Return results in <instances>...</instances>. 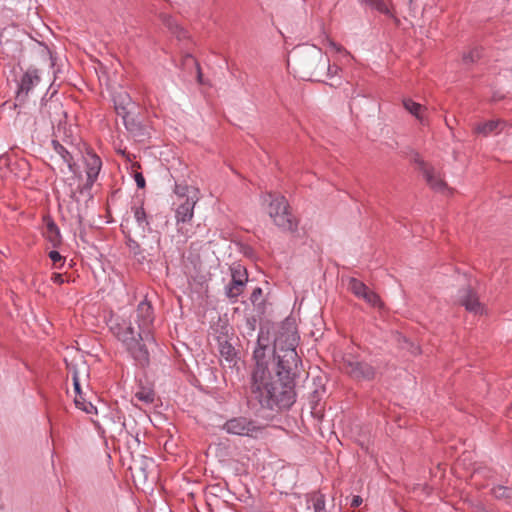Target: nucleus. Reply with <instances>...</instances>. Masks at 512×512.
Masks as SVG:
<instances>
[{
  "mask_svg": "<svg viewBox=\"0 0 512 512\" xmlns=\"http://www.w3.org/2000/svg\"><path fill=\"white\" fill-rule=\"evenodd\" d=\"M332 69L329 73H325L324 76H327L328 78H332L336 73L337 71L340 69L337 65H331Z\"/></svg>",
  "mask_w": 512,
  "mask_h": 512,
  "instance_id": "3c124183",
  "label": "nucleus"
},
{
  "mask_svg": "<svg viewBox=\"0 0 512 512\" xmlns=\"http://www.w3.org/2000/svg\"><path fill=\"white\" fill-rule=\"evenodd\" d=\"M246 322L250 330H255L256 318L254 316L247 318Z\"/></svg>",
  "mask_w": 512,
  "mask_h": 512,
  "instance_id": "8fccbe9b",
  "label": "nucleus"
},
{
  "mask_svg": "<svg viewBox=\"0 0 512 512\" xmlns=\"http://www.w3.org/2000/svg\"><path fill=\"white\" fill-rule=\"evenodd\" d=\"M403 106L409 113L415 116L418 120L423 121L422 113L423 111L426 110L425 106L413 101L411 98L403 99Z\"/></svg>",
  "mask_w": 512,
  "mask_h": 512,
  "instance_id": "cd10ccee",
  "label": "nucleus"
},
{
  "mask_svg": "<svg viewBox=\"0 0 512 512\" xmlns=\"http://www.w3.org/2000/svg\"><path fill=\"white\" fill-rule=\"evenodd\" d=\"M154 310L149 301H141L136 309V331L151 332V326L154 322Z\"/></svg>",
  "mask_w": 512,
  "mask_h": 512,
  "instance_id": "2eb2a0df",
  "label": "nucleus"
},
{
  "mask_svg": "<svg viewBox=\"0 0 512 512\" xmlns=\"http://www.w3.org/2000/svg\"><path fill=\"white\" fill-rule=\"evenodd\" d=\"M219 334L216 336L219 353L229 368L237 366L240 360V352L231 343L228 335V325H222Z\"/></svg>",
  "mask_w": 512,
  "mask_h": 512,
  "instance_id": "1a4fd4ad",
  "label": "nucleus"
},
{
  "mask_svg": "<svg viewBox=\"0 0 512 512\" xmlns=\"http://www.w3.org/2000/svg\"><path fill=\"white\" fill-rule=\"evenodd\" d=\"M274 374L270 373L257 382H249L247 405L249 408L272 413L288 411L296 402V381L301 371L296 367H273Z\"/></svg>",
  "mask_w": 512,
  "mask_h": 512,
  "instance_id": "f257e3e1",
  "label": "nucleus"
},
{
  "mask_svg": "<svg viewBox=\"0 0 512 512\" xmlns=\"http://www.w3.org/2000/svg\"><path fill=\"white\" fill-rule=\"evenodd\" d=\"M269 349H266V347H255L253 351V360H254V367L251 372L250 381L257 382V379H261L264 376H267L270 374V370L268 367L269 363V356L267 354Z\"/></svg>",
  "mask_w": 512,
  "mask_h": 512,
  "instance_id": "f8f14e48",
  "label": "nucleus"
},
{
  "mask_svg": "<svg viewBox=\"0 0 512 512\" xmlns=\"http://www.w3.org/2000/svg\"><path fill=\"white\" fill-rule=\"evenodd\" d=\"M112 101L117 116L121 117L122 120L135 114L137 105L127 91L122 89L115 91L112 94Z\"/></svg>",
  "mask_w": 512,
  "mask_h": 512,
  "instance_id": "9d476101",
  "label": "nucleus"
},
{
  "mask_svg": "<svg viewBox=\"0 0 512 512\" xmlns=\"http://www.w3.org/2000/svg\"><path fill=\"white\" fill-rule=\"evenodd\" d=\"M302 69L308 74L311 81L324 82L323 77L332 69L329 57L320 48L312 46L308 48L300 59Z\"/></svg>",
  "mask_w": 512,
  "mask_h": 512,
  "instance_id": "39448f33",
  "label": "nucleus"
},
{
  "mask_svg": "<svg viewBox=\"0 0 512 512\" xmlns=\"http://www.w3.org/2000/svg\"><path fill=\"white\" fill-rule=\"evenodd\" d=\"M132 168H137V169H140L141 168V164L139 162H134L132 164Z\"/></svg>",
  "mask_w": 512,
  "mask_h": 512,
  "instance_id": "864d4df0",
  "label": "nucleus"
},
{
  "mask_svg": "<svg viewBox=\"0 0 512 512\" xmlns=\"http://www.w3.org/2000/svg\"><path fill=\"white\" fill-rule=\"evenodd\" d=\"M64 144H62L59 140L53 139L51 141V145L54 149V151L61 157L63 160V163L67 165L70 172L75 173L77 171V164L74 160V150L76 147L72 143V141L69 139V137H66L63 139Z\"/></svg>",
  "mask_w": 512,
  "mask_h": 512,
  "instance_id": "ddd939ff",
  "label": "nucleus"
},
{
  "mask_svg": "<svg viewBox=\"0 0 512 512\" xmlns=\"http://www.w3.org/2000/svg\"><path fill=\"white\" fill-rule=\"evenodd\" d=\"M299 343V336L296 331L283 329L274 339L273 357L275 365L282 368L296 367L297 371L302 370V360L297 354L296 348Z\"/></svg>",
  "mask_w": 512,
  "mask_h": 512,
  "instance_id": "7ed1b4c3",
  "label": "nucleus"
},
{
  "mask_svg": "<svg viewBox=\"0 0 512 512\" xmlns=\"http://www.w3.org/2000/svg\"><path fill=\"white\" fill-rule=\"evenodd\" d=\"M123 124L127 130V132L132 136L137 142H146L151 137L150 127L140 121L135 114L128 116L123 119Z\"/></svg>",
  "mask_w": 512,
  "mask_h": 512,
  "instance_id": "4468645a",
  "label": "nucleus"
},
{
  "mask_svg": "<svg viewBox=\"0 0 512 512\" xmlns=\"http://www.w3.org/2000/svg\"><path fill=\"white\" fill-rule=\"evenodd\" d=\"M325 393H326V388L324 385H321L320 387L314 389V391L310 394L309 403H310L312 410L317 409V407L322 399V396Z\"/></svg>",
  "mask_w": 512,
  "mask_h": 512,
  "instance_id": "4c0bfd02",
  "label": "nucleus"
},
{
  "mask_svg": "<svg viewBox=\"0 0 512 512\" xmlns=\"http://www.w3.org/2000/svg\"><path fill=\"white\" fill-rule=\"evenodd\" d=\"M327 44L334 49L337 53H346L348 54V51L340 44L336 43L330 38H326Z\"/></svg>",
  "mask_w": 512,
  "mask_h": 512,
  "instance_id": "c03bdc74",
  "label": "nucleus"
},
{
  "mask_svg": "<svg viewBox=\"0 0 512 512\" xmlns=\"http://www.w3.org/2000/svg\"><path fill=\"white\" fill-rule=\"evenodd\" d=\"M263 297V290L261 287H256L251 295H250V301L253 304L254 307H256L258 310H263L265 306V300L262 299Z\"/></svg>",
  "mask_w": 512,
  "mask_h": 512,
  "instance_id": "e433bc0d",
  "label": "nucleus"
},
{
  "mask_svg": "<svg viewBox=\"0 0 512 512\" xmlns=\"http://www.w3.org/2000/svg\"><path fill=\"white\" fill-rule=\"evenodd\" d=\"M55 93H56V91H54L51 94V97L49 99H46L45 97L42 98L40 111L42 114L48 115L49 118L51 119L52 123H54L56 121L61 123L62 118L65 119L67 117V114L63 110L62 103L59 102L57 99L56 100L52 99V97L54 96Z\"/></svg>",
  "mask_w": 512,
  "mask_h": 512,
  "instance_id": "dca6fc26",
  "label": "nucleus"
},
{
  "mask_svg": "<svg viewBox=\"0 0 512 512\" xmlns=\"http://www.w3.org/2000/svg\"><path fill=\"white\" fill-rule=\"evenodd\" d=\"M222 429L227 434L257 439L262 434L264 426L250 417L236 416L228 419Z\"/></svg>",
  "mask_w": 512,
  "mask_h": 512,
  "instance_id": "423d86ee",
  "label": "nucleus"
},
{
  "mask_svg": "<svg viewBox=\"0 0 512 512\" xmlns=\"http://www.w3.org/2000/svg\"><path fill=\"white\" fill-rule=\"evenodd\" d=\"M51 280L58 285H62L65 282L64 275L61 273H53Z\"/></svg>",
  "mask_w": 512,
  "mask_h": 512,
  "instance_id": "49530a36",
  "label": "nucleus"
},
{
  "mask_svg": "<svg viewBox=\"0 0 512 512\" xmlns=\"http://www.w3.org/2000/svg\"><path fill=\"white\" fill-rule=\"evenodd\" d=\"M187 168L181 169V172H187ZM178 169H174L171 173V177L174 180V193L179 197H188V193L191 187L188 185L186 175L184 173L179 174Z\"/></svg>",
  "mask_w": 512,
  "mask_h": 512,
  "instance_id": "6ab92c4d",
  "label": "nucleus"
},
{
  "mask_svg": "<svg viewBox=\"0 0 512 512\" xmlns=\"http://www.w3.org/2000/svg\"><path fill=\"white\" fill-rule=\"evenodd\" d=\"M137 224L144 230L149 227L150 222L143 205L131 207Z\"/></svg>",
  "mask_w": 512,
  "mask_h": 512,
  "instance_id": "2f4dec72",
  "label": "nucleus"
},
{
  "mask_svg": "<svg viewBox=\"0 0 512 512\" xmlns=\"http://www.w3.org/2000/svg\"><path fill=\"white\" fill-rule=\"evenodd\" d=\"M248 249H249V251H246L245 255H248V254H250V252H252V248H248Z\"/></svg>",
  "mask_w": 512,
  "mask_h": 512,
  "instance_id": "bf43d9fd",
  "label": "nucleus"
},
{
  "mask_svg": "<svg viewBox=\"0 0 512 512\" xmlns=\"http://www.w3.org/2000/svg\"><path fill=\"white\" fill-rule=\"evenodd\" d=\"M412 161L418 166L419 171L423 174L425 170H429L432 166L425 162L419 153H415Z\"/></svg>",
  "mask_w": 512,
  "mask_h": 512,
  "instance_id": "ea45409f",
  "label": "nucleus"
},
{
  "mask_svg": "<svg viewBox=\"0 0 512 512\" xmlns=\"http://www.w3.org/2000/svg\"><path fill=\"white\" fill-rule=\"evenodd\" d=\"M362 502H363L362 497L359 495H355V496H353V498L351 500L350 507L357 508L362 504Z\"/></svg>",
  "mask_w": 512,
  "mask_h": 512,
  "instance_id": "de8ad7c7",
  "label": "nucleus"
},
{
  "mask_svg": "<svg viewBox=\"0 0 512 512\" xmlns=\"http://www.w3.org/2000/svg\"><path fill=\"white\" fill-rule=\"evenodd\" d=\"M248 249H249V251H246L245 255H248V254H250V252H252V248H248Z\"/></svg>",
  "mask_w": 512,
  "mask_h": 512,
  "instance_id": "4d7b16f0",
  "label": "nucleus"
},
{
  "mask_svg": "<svg viewBox=\"0 0 512 512\" xmlns=\"http://www.w3.org/2000/svg\"><path fill=\"white\" fill-rule=\"evenodd\" d=\"M108 326L112 334L125 346L137 366H149L150 352L147 343L154 341L151 332L136 331L131 321L113 315L108 321Z\"/></svg>",
  "mask_w": 512,
  "mask_h": 512,
  "instance_id": "f03ea898",
  "label": "nucleus"
},
{
  "mask_svg": "<svg viewBox=\"0 0 512 512\" xmlns=\"http://www.w3.org/2000/svg\"><path fill=\"white\" fill-rule=\"evenodd\" d=\"M117 420L113 419V427L112 430L115 432H118V434H121L123 429L125 428V421L124 418L117 412L116 415Z\"/></svg>",
  "mask_w": 512,
  "mask_h": 512,
  "instance_id": "a19ab883",
  "label": "nucleus"
},
{
  "mask_svg": "<svg viewBox=\"0 0 512 512\" xmlns=\"http://www.w3.org/2000/svg\"><path fill=\"white\" fill-rule=\"evenodd\" d=\"M3 32L0 33V44H2Z\"/></svg>",
  "mask_w": 512,
  "mask_h": 512,
  "instance_id": "6e6d98bb",
  "label": "nucleus"
},
{
  "mask_svg": "<svg viewBox=\"0 0 512 512\" xmlns=\"http://www.w3.org/2000/svg\"><path fill=\"white\" fill-rule=\"evenodd\" d=\"M134 396L137 400L145 404H152L155 401V392L151 388L140 387Z\"/></svg>",
  "mask_w": 512,
  "mask_h": 512,
  "instance_id": "72a5a7b5",
  "label": "nucleus"
},
{
  "mask_svg": "<svg viewBox=\"0 0 512 512\" xmlns=\"http://www.w3.org/2000/svg\"><path fill=\"white\" fill-rule=\"evenodd\" d=\"M160 19L165 27H167L178 39L186 37V31L180 27L176 20L168 14H161Z\"/></svg>",
  "mask_w": 512,
  "mask_h": 512,
  "instance_id": "393cba45",
  "label": "nucleus"
},
{
  "mask_svg": "<svg viewBox=\"0 0 512 512\" xmlns=\"http://www.w3.org/2000/svg\"><path fill=\"white\" fill-rule=\"evenodd\" d=\"M46 221V239L52 244L54 248H57L62 243V236L60 233V229L54 220L48 216L45 218Z\"/></svg>",
  "mask_w": 512,
  "mask_h": 512,
  "instance_id": "412c9836",
  "label": "nucleus"
},
{
  "mask_svg": "<svg viewBox=\"0 0 512 512\" xmlns=\"http://www.w3.org/2000/svg\"><path fill=\"white\" fill-rule=\"evenodd\" d=\"M361 299L373 308L382 309L384 307V303L380 296L370 288L361 296Z\"/></svg>",
  "mask_w": 512,
  "mask_h": 512,
  "instance_id": "7c9ffc66",
  "label": "nucleus"
},
{
  "mask_svg": "<svg viewBox=\"0 0 512 512\" xmlns=\"http://www.w3.org/2000/svg\"><path fill=\"white\" fill-rule=\"evenodd\" d=\"M72 380L76 394L74 399L75 406L88 414L96 413V407L92 403L84 404V402H81L82 390L76 369L73 370Z\"/></svg>",
  "mask_w": 512,
  "mask_h": 512,
  "instance_id": "aec40b11",
  "label": "nucleus"
},
{
  "mask_svg": "<svg viewBox=\"0 0 512 512\" xmlns=\"http://www.w3.org/2000/svg\"><path fill=\"white\" fill-rule=\"evenodd\" d=\"M246 283L241 280H230L225 286V295L229 301L234 304L238 301V297L244 292Z\"/></svg>",
  "mask_w": 512,
  "mask_h": 512,
  "instance_id": "5701e85b",
  "label": "nucleus"
},
{
  "mask_svg": "<svg viewBox=\"0 0 512 512\" xmlns=\"http://www.w3.org/2000/svg\"><path fill=\"white\" fill-rule=\"evenodd\" d=\"M248 249H249V251H246L245 255H248V254H250V252H252V248H248Z\"/></svg>",
  "mask_w": 512,
  "mask_h": 512,
  "instance_id": "13d9d810",
  "label": "nucleus"
},
{
  "mask_svg": "<svg viewBox=\"0 0 512 512\" xmlns=\"http://www.w3.org/2000/svg\"><path fill=\"white\" fill-rule=\"evenodd\" d=\"M196 202L197 199H194L193 197H187L185 202L178 206L175 211L177 224L188 223L192 220Z\"/></svg>",
  "mask_w": 512,
  "mask_h": 512,
  "instance_id": "a211bd4d",
  "label": "nucleus"
},
{
  "mask_svg": "<svg viewBox=\"0 0 512 512\" xmlns=\"http://www.w3.org/2000/svg\"><path fill=\"white\" fill-rule=\"evenodd\" d=\"M81 402H84V404H87L89 403L88 401H86V399L84 398V396L82 395V399H81Z\"/></svg>",
  "mask_w": 512,
  "mask_h": 512,
  "instance_id": "5fc2aeb1",
  "label": "nucleus"
},
{
  "mask_svg": "<svg viewBox=\"0 0 512 512\" xmlns=\"http://www.w3.org/2000/svg\"><path fill=\"white\" fill-rule=\"evenodd\" d=\"M341 369L350 378L356 381H373L377 370L370 363L358 359L352 354L344 355L341 361Z\"/></svg>",
  "mask_w": 512,
  "mask_h": 512,
  "instance_id": "0eeeda50",
  "label": "nucleus"
},
{
  "mask_svg": "<svg viewBox=\"0 0 512 512\" xmlns=\"http://www.w3.org/2000/svg\"><path fill=\"white\" fill-rule=\"evenodd\" d=\"M414 0H409V3H412Z\"/></svg>",
  "mask_w": 512,
  "mask_h": 512,
  "instance_id": "052dcab7",
  "label": "nucleus"
},
{
  "mask_svg": "<svg viewBox=\"0 0 512 512\" xmlns=\"http://www.w3.org/2000/svg\"><path fill=\"white\" fill-rule=\"evenodd\" d=\"M230 271H231V280H241L243 283H246L248 282V273H247V269L240 265V264H237V265H233L231 268H230Z\"/></svg>",
  "mask_w": 512,
  "mask_h": 512,
  "instance_id": "f704fd0d",
  "label": "nucleus"
},
{
  "mask_svg": "<svg viewBox=\"0 0 512 512\" xmlns=\"http://www.w3.org/2000/svg\"><path fill=\"white\" fill-rule=\"evenodd\" d=\"M195 64H196V67H197V79H198V82L199 83H202V72H201V68H200V65L197 61H195Z\"/></svg>",
  "mask_w": 512,
  "mask_h": 512,
  "instance_id": "603ef678",
  "label": "nucleus"
},
{
  "mask_svg": "<svg viewBox=\"0 0 512 512\" xmlns=\"http://www.w3.org/2000/svg\"><path fill=\"white\" fill-rule=\"evenodd\" d=\"M256 347H266V349H269V338L264 336L263 329L259 331Z\"/></svg>",
  "mask_w": 512,
  "mask_h": 512,
  "instance_id": "37998d69",
  "label": "nucleus"
},
{
  "mask_svg": "<svg viewBox=\"0 0 512 512\" xmlns=\"http://www.w3.org/2000/svg\"><path fill=\"white\" fill-rule=\"evenodd\" d=\"M348 289L357 298H361V296L367 291V289H369V287L359 279L351 277L348 282Z\"/></svg>",
  "mask_w": 512,
  "mask_h": 512,
  "instance_id": "473e14b6",
  "label": "nucleus"
},
{
  "mask_svg": "<svg viewBox=\"0 0 512 512\" xmlns=\"http://www.w3.org/2000/svg\"><path fill=\"white\" fill-rule=\"evenodd\" d=\"M83 159L87 176L84 189H90L98 178L102 168V160L91 148H86Z\"/></svg>",
  "mask_w": 512,
  "mask_h": 512,
  "instance_id": "9b49d317",
  "label": "nucleus"
},
{
  "mask_svg": "<svg viewBox=\"0 0 512 512\" xmlns=\"http://www.w3.org/2000/svg\"><path fill=\"white\" fill-rule=\"evenodd\" d=\"M16 167L20 168L21 170H27L28 163L24 160L13 159L7 154L0 156V168H7L11 173L17 175Z\"/></svg>",
  "mask_w": 512,
  "mask_h": 512,
  "instance_id": "b1692460",
  "label": "nucleus"
},
{
  "mask_svg": "<svg viewBox=\"0 0 512 512\" xmlns=\"http://www.w3.org/2000/svg\"><path fill=\"white\" fill-rule=\"evenodd\" d=\"M270 203L268 214L273 219L274 224L283 232L295 234L298 232V219L292 214L287 199L282 195L269 194Z\"/></svg>",
  "mask_w": 512,
  "mask_h": 512,
  "instance_id": "20e7f679",
  "label": "nucleus"
},
{
  "mask_svg": "<svg viewBox=\"0 0 512 512\" xmlns=\"http://www.w3.org/2000/svg\"><path fill=\"white\" fill-rule=\"evenodd\" d=\"M459 302L469 312L474 314H482L483 312V306L479 301L477 292L470 285L460 290Z\"/></svg>",
  "mask_w": 512,
  "mask_h": 512,
  "instance_id": "f3484780",
  "label": "nucleus"
},
{
  "mask_svg": "<svg viewBox=\"0 0 512 512\" xmlns=\"http://www.w3.org/2000/svg\"><path fill=\"white\" fill-rule=\"evenodd\" d=\"M503 125H504V121L489 120V121L479 124L477 126L476 130L478 133L483 134L484 136H487L492 132L501 131Z\"/></svg>",
  "mask_w": 512,
  "mask_h": 512,
  "instance_id": "bb28decb",
  "label": "nucleus"
},
{
  "mask_svg": "<svg viewBox=\"0 0 512 512\" xmlns=\"http://www.w3.org/2000/svg\"><path fill=\"white\" fill-rule=\"evenodd\" d=\"M491 494L498 500H504L506 503L512 502V488L510 487L503 485L494 486L491 489Z\"/></svg>",
  "mask_w": 512,
  "mask_h": 512,
  "instance_id": "c85d7f7f",
  "label": "nucleus"
},
{
  "mask_svg": "<svg viewBox=\"0 0 512 512\" xmlns=\"http://www.w3.org/2000/svg\"><path fill=\"white\" fill-rule=\"evenodd\" d=\"M505 98V95L502 94L500 91H494L491 96L492 102H498Z\"/></svg>",
  "mask_w": 512,
  "mask_h": 512,
  "instance_id": "09e8293b",
  "label": "nucleus"
},
{
  "mask_svg": "<svg viewBox=\"0 0 512 512\" xmlns=\"http://www.w3.org/2000/svg\"><path fill=\"white\" fill-rule=\"evenodd\" d=\"M423 176L427 184L435 191H443L447 187L446 182L434 174L433 167L425 170Z\"/></svg>",
  "mask_w": 512,
  "mask_h": 512,
  "instance_id": "a878e982",
  "label": "nucleus"
},
{
  "mask_svg": "<svg viewBox=\"0 0 512 512\" xmlns=\"http://www.w3.org/2000/svg\"><path fill=\"white\" fill-rule=\"evenodd\" d=\"M48 256H49V258L51 259V261L53 262L54 265H56L57 263L61 262V265L59 266V268L65 262V258L56 250L50 251Z\"/></svg>",
  "mask_w": 512,
  "mask_h": 512,
  "instance_id": "79ce46f5",
  "label": "nucleus"
},
{
  "mask_svg": "<svg viewBox=\"0 0 512 512\" xmlns=\"http://www.w3.org/2000/svg\"><path fill=\"white\" fill-rule=\"evenodd\" d=\"M364 2L378 12L393 18L396 24H399V19L390 11L383 0H364Z\"/></svg>",
  "mask_w": 512,
  "mask_h": 512,
  "instance_id": "c756f323",
  "label": "nucleus"
},
{
  "mask_svg": "<svg viewBox=\"0 0 512 512\" xmlns=\"http://www.w3.org/2000/svg\"><path fill=\"white\" fill-rule=\"evenodd\" d=\"M126 245L129 248V250L133 253V255L138 259V261H141L145 258L140 244L136 240L131 238V236L129 235L126 236Z\"/></svg>",
  "mask_w": 512,
  "mask_h": 512,
  "instance_id": "c9c22d12",
  "label": "nucleus"
},
{
  "mask_svg": "<svg viewBox=\"0 0 512 512\" xmlns=\"http://www.w3.org/2000/svg\"><path fill=\"white\" fill-rule=\"evenodd\" d=\"M40 80L39 70L34 67H29L20 79L16 92L15 102H5L1 105V107L3 109L6 107L9 109H16L18 106L24 104L27 100L29 92L40 82Z\"/></svg>",
  "mask_w": 512,
  "mask_h": 512,
  "instance_id": "6e6552de",
  "label": "nucleus"
},
{
  "mask_svg": "<svg viewBox=\"0 0 512 512\" xmlns=\"http://www.w3.org/2000/svg\"><path fill=\"white\" fill-rule=\"evenodd\" d=\"M481 56L482 50L480 48H474L463 55V62L465 64L475 63L481 58Z\"/></svg>",
  "mask_w": 512,
  "mask_h": 512,
  "instance_id": "58836bf2",
  "label": "nucleus"
},
{
  "mask_svg": "<svg viewBox=\"0 0 512 512\" xmlns=\"http://www.w3.org/2000/svg\"><path fill=\"white\" fill-rule=\"evenodd\" d=\"M133 177L139 189H144L146 187V181L141 172H135Z\"/></svg>",
  "mask_w": 512,
  "mask_h": 512,
  "instance_id": "a18cd8bd",
  "label": "nucleus"
},
{
  "mask_svg": "<svg viewBox=\"0 0 512 512\" xmlns=\"http://www.w3.org/2000/svg\"><path fill=\"white\" fill-rule=\"evenodd\" d=\"M307 507L314 512H327L325 495L320 491H313L306 494Z\"/></svg>",
  "mask_w": 512,
  "mask_h": 512,
  "instance_id": "4be33fe9",
  "label": "nucleus"
}]
</instances>
